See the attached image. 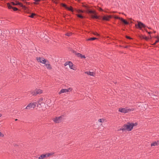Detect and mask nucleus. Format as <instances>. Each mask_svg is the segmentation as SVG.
Returning <instances> with one entry per match:
<instances>
[{"instance_id":"obj_14","label":"nucleus","mask_w":159,"mask_h":159,"mask_svg":"<svg viewBox=\"0 0 159 159\" xmlns=\"http://www.w3.org/2000/svg\"><path fill=\"white\" fill-rule=\"evenodd\" d=\"M44 64L45 65L46 67L48 69L50 70L52 69L51 66V65L49 64V62L48 61H46V62Z\"/></svg>"},{"instance_id":"obj_17","label":"nucleus","mask_w":159,"mask_h":159,"mask_svg":"<svg viewBox=\"0 0 159 159\" xmlns=\"http://www.w3.org/2000/svg\"><path fill=\"white\" fill-rule=\"evenodd\" d=\"M85 73L90 76H94L95 75L94 73L90 71H86L85 72Z\"/></svg>"},{"instance_id":"obj_27","label":"nucleus","mask_w":159,"mask_h":159,"mask_svg":"<svg viewBox=\"0 0 159 159\" xmlns=\"http://www.w3.org/2000/svg\"><path fill=\"white\" fill-rule=\"evenodd\" d=\"M71 34V33H67L66 34V35L67 36H70Z\"/></svg>"},{"instance_id":"obj_16","label":"nucleus","mask_w":159,"mask_h":159,"mask_svg":"<svg viewBox=\"0 0 159 159\" xmlns=\"http://www.w3.org/2000/svg\"><path fill=\"white\" fill-rule=\"evenodd\" d=\"M43 100V98H40L39 100L38 101V104H37V106L39 107H41V104H42V101Z\"/></svg>"},{"instance_id":"obj_38","label":"nucleus","mask_w":159,"mask_h":159,"mask_svg":"<svg viewBox=\"0 0 159 159\" xmlns=\"http://www.w3.org/2000/svg\"><path fill=\"white\" fill-rule=\"evenodd\" d=\"M148 33L149 34H150L151 33V32H148Z\"/></svg>"},{"instance_id":"obj_4","label":"nucleus","mask_w":159,"mask_h":159,"mask_svg":"<svg viewBox=\"0 0 159 159\" xmlns=\"http://www.w3.org/2000/svg\"><path fill=\"white\" fill-rule=\"evenodd\" d=\"M72 90V89L70 88H69L67 89H62L58 93L59 94H60L62 93H67L69 91H70Z\"/></svg>"},{"instance_id":"obj_9","label":"nucleus","mask_w":159,"mask_h":159,"mask_svg":"<svg viewBox=\"0 0 159 159\" xmlns=\"http://www.w3.org/2000/svg\"><path fill=\"white\" fill-rule=\"evenodd\" d=\"M42 93V91L40 89H36L35 91L33 93V95H36L37 94H40Z\"/></svg>"},{"instance_id":"obj_20","label":"nucleus","mask_w":159,"mask_h":159,"mask_svg":"<svg viewBox=\"0 0 159 159\" xmlns=\"http://www.w3.org/2000/svg\"><path fill=\"white\" fill-rule=\"evenodd\" d=\"M121 21L123 22L125 25H128L129 24V23L127 21H126L122 18L121 19Z\"/></svg>"},{"instance_id":"obj_21","label":"nucleus","mask_w":159,"mask_h":159,"mask_svg":"<svg viewBox=\"0 0 159 159\" xmlns=\"http://www.w3.org/2000/svg\"><path fill=\"white\" fill-rule=\"evenodd\" d=\"M157 145V142H155L151 144V146H156Z\"/></svg>"},{"instance_id":"obj_23","label":"nucleus","mask_w":159,"mask_h":159,"mask_svg":"<svg viewBox=\"0 0 159 159\" xmlns=\"http://www.w3.org/2000/svg\"><path fill=\"white\" fill-rule=\"evenodd\" d=\"M96 39L97 38L95 37L91 38L88 39V40H93Z\"/></svg>"},{"instance_id":"obj_7","label":"nucleus","mask_w":159,"mask_h":159,"mask_svg":"<svg viewBox=\"0 0 159 159\" xmlns=\"http://www.w3.org/2000/svg\"><path fill=\"white\" fill-rule=\"evenodd\" d=\"M53 153H47L45 154H42L39 157V159H43L44 158L46 157H48L51 155H52Z\"/></svg>"},{"instance_id":"obj_37","label":"nucleus","mask_w":159,"mask_h":159,"mask_svg":"<svg viewBox=\"0 0 159 159\" xmlns=\"http://www.w3.org/2000/svg\"><path fill=\"white\" fill-rule=\"evenodd\" d=\"M73 69V70H75V67H73V69Z\"/></svg>"},{"instance_id":"obj_35","label":"nucleus","mask_w":159,"mask_h":159,"mask_svg":"<svg viewBox=\"0 0 159 159\" xmlns=\"http://www.w3.org/2000/svg\"><path fill=\"white\" fill-rule=\"evenodd\" d=\"M34 1H35L36 2H39L40 1V0H34Z\"/></svg>"},{"instance_id":"obj_18","label":"nucleus","mask_w":159,"mask_h":159,"mask_svg":"<svg viewBox=\"0 0 159 159\" xmlns=\"http://www.w3.org/2000/svg\"><path fill=\"white\" fill-rule=\"evenodd\" d=\"M69 63L68 65L69 66V67L70 69H73V64L71 61H68Z\"/></svg>"},{"instance_id":"obj_40","label":"nucleus","mask_w":159,"mask_h":159,"mask_svg":"<svg viewBox=\"0 0 159 159\" xmlns=\"http://www.w3.org/2000/svg\"><path fill=\"white\" fill-rule=\"evenodd\" d=\"M17 119H15V120H16V121H17Z\"/></svg>"},{"instance_id":"obj_28","label":"nucleus","mask_w":159,"mask_h":159,"mask_svg":"<svg viewBox=\"0 0 159 159\" xmlns=\"http://www.w3.org/2000/svg\"><path fill=\"white\" fill-rule=\"evenodd\" d=\"M115 19H118L120 20H121V19L122 18L120 17H118V16H116L115 17Z\"/></svg>"},{"instance_id":"obj_39","label":"nucleus","mask_w":159,"mask_h":159,"mask_svg":"<svg viewBox=\"0 0 159 159\" xmlns=\"http://www.w3.org/2000/svg\"><path fill=\"white\" fill-rule=\"evenodd\" d=\"M95 34V35H96V34ZM96 34H97V35H98V34H97V33H96Z\"/></svg>"},{"instance_id":"obj_22","label":"nucleus","mask_w":159,"mask_h":159,"mask_svg":"<svg viewBox=\"0 0 159 159\" xmlns=\"http://www.w3.org/2000/svg\"><path fill=\"white\" fill-rule=\"evenodd\" d=\"M66 9H68V10H69V11H72V12H73V9L72 7H66Z\"/></svg>"},{"instance_id":"obj_30","label":"nucleus","mask_w":159,"mask_h":159,"mask_svg":"<svg viewBox=\"0 0 159 159\" xmlns=\"http://www.w3.org/2000/svg\"><path fill=\"white\" fill-rule=\"evenodd\" d=\"M83 6L85 8H86L87 9L88 8V7L86 5H83Z\"/></svg>"},{"instance_id":"obj_12","label":"nucleus","mask_w":159,"mask_h":159,"mask_svg":"<svg viewBox=\"0 0 159 159\" xmlns=\"http://www.w3.org/2000/svg\"><path fill=\"white\" fill-rule=\"evenodd\" d=\"M126 107L125 108H120L119 109V111L120 112L123 113H126L127 111H126Z\"/></svg>"},{"instance_id":"obj_36","label":"nucleus","mask_w":159,"mask_h":159,"mask_svg":"<svg viewBox=\"0 0 159 159\" xmlns=\"http://www.w3.org/2000/svg\"><path fill=\"white\" fill-rule=\"evenodd\" d=\"M2 135L3 136V135L1 133V132H0V136H1Z\"/></svg>"},{"instance_id":"obj_41","label":"nucleus","mask_w":159,"mask_h":159,"mask_svg":"<svg viewBox=\"0 0 159 159\" xmlns=\"http://www.w3.org/2000/svg\"><path fill=\"white\" fill-rule=\"evenodd\" d=\"M2 115L1 114H0V116H1Z\"/></svg>"},{"instance_id":"obj_25","label":"nucleus","mask_w":159,"mask_h":159,"mask_svg":"<svg viewBox=\"0 0 159 159\" xmlns=\"http://www.w3.org/2000/svg\"><path fill=\"white\" fill-rule=\"evenodd\" d=\"M77 11L78 13H83L84 12V11L81 10H77Z\"/></svg>"},{"instance_id":"obj_34","label":"nucleus","mask_w":159,"mask_h":159,"mask_svg":"<svg viewBox=\"0 0 159 159\" xmlns=\"http://www.w3.org/2000/svg\"><path fill=\"white\" fill-rule=\"evenodd\" d=\"M154 38H155L157 39H159V36H155Z\"/></svg>"},{"instance_id":"obj_3","label":"nucleus","mask_w":159,"mask_h":159,"mask_svg":"<svg viewBox=\"0 0 159 159\" xmlns=\"http://www.w3.org/2000/svg\"><path fill=\"white\" fill-rule=\"evenodd\" d=\"M37 104V103L36 102H33L29 103L26 107L25 109L27 110H32L33 109L35 108Z\"/></svg>"},{"instance_id":"obj_43","label":"nucleus","mask_w":159,"mask_h":159,"mask_svg":"<svg viewBox=\"0 0 159 159\" xmlns=\"http://www.w3.org/2000/svg\"><path fill=\"white\" fill-rule=\"evenodd\" d=\"M156 31H154V33H156Z\"/></svg>"},{"instance_id":"obj_29","label":"nucleus","mask_w":159,"mask_h":159,"mask_svg":"<svg viewBox=\"0 0 159 159\" xmlns=\"http://www.w3.org/2000/svg\"><path fill=\"white\" fill-rule=\"evenodd\" d=\"M159 42V39H157V40L156 41V42L153 44V45H155L156 44Z\"/></svg>"},{"instance_id":"obj_6","label":"nucleus","mask_w":159,"mask_h":159,"mask_svg":"<svg viewBox=\"0 0 159 159\" xmlns=\"http://www.w3.org/2000/svg\"><path fill=\"white\" fill-rule=\"evenodd\" d=\"M62 116H61L58 117H56L53 120L56 123H59L61 122L62 120Z\"/></svg>"},{"instance_id":"obj_2","label":"nucleus","mask_w":159,"mask_h":159,"mask_svg":"<svg viewBox=\"0 0 159 159\" xmlns=\"http://www.w3.org/2000/svg\"><path fill=\"white\" fill-rule=\"evenodd\" d=\"M86 12L87 13L92 14L91 15L92 18L93 19H99V17L96 15L94 11L90 10L87 9Z\"/></svg>"},{"instance_id":"obj_8","label":"nucleus","mask_w":159,"mask_h":159,"mask_svg":"<svg viewBox=\"0 0 159 159\" xmlns=\"http://www.w3.org/2000/svg\"><path fill=\"white\" fill-rule=\"evenodd\" d=\"M73 52L78 57H80L81 58H85V57L84 55H83L79 53H77L75 51H73Z\"/></svg>"},{"instance_id":"obj_11","label":"nucleus","mask_w":159,"mask_h":159,"mask_svg":"<svg viewBox=\"0 0 159 159\" xmlns=\"http://www.w3.org/2000/svg\"><path fill=\"white\" fill-rule=\"evenodd\" d=\"M7 7H8V9H12L14 11H16L18 10L17 8L16 7H12L11 5L9 3L7 4Z\"/></svg>"},{"instance_id":"obj_32","label":"nucleus","mask_w":159,"mask_h":159,"mask_svg":"<svg viewBox=\"0 0 159 159\" xmlns=\"http://www.w3.org/2000/svg\"><path fill=\"white\" fill-rule=\"evenodd\" d=\"M62 6L63 7H65V8H66V7H67L66 5L64 4H63V5H62Z\"/></svg>"},{"instance_id":"obj_26","label":"nucleus","mask_w":159,"mask_h":159,"mask_svg":"<svg viewBox=\"0 0 159 159\" xmlns=\"http://www.w3.org/2000/svg\"><path fill=\"white\" fill-rule=\"evenodd\" d=\"M77 16L80 18H84V16H82L81 15H80V14H77Z\"/></svg>"},{"instance_id":"obj_33","label":"nucleus","mask_w":159,"mask_h":159,"mask_svg":"<svg viewBox=\"0 0 159 159\" xmlns=\"http://www.w3.org/2000/svg\"><path fill=\"white\" fill-rule=\"evenodd\" d=\"M102 120H103V119H99L98 120V121L100 122H102Z\"/></svg>"},{"instance_id":"obj_19","label":"nucleus","mask_w":159,"mask_h":159,"mask_svg":"<svg viewBox=\"0 0 159 159\" xmlns=\"http://www.w3.org/2000/svg\"><path fill=\"white\" fill-rule=\"evenodd\" d=\"M126 110L127 111V113H128L129 112L133 111L134 110V109L133 108H129L128 107H126Z\"/></svg>"},{"instance_id":"obj_42","label":"nucleus","mask_w":159,"mask_h":159,"mask_svg":"<svg viewBox=\"0 0 159 159\" xmlns=\"http://www.w3.org/2000/svg\"><path fill=\"white\" fill-rule=\"evenodd\" d=\"M127 38H129V39H130V38L129 37H127Z\"/></svg>"},{"instance_id":"obj_24","label":"nucleus","mask_w":159,"mask_h":159,"mask_svg":"<svg viewBox=\"0 0 159 159\" xmlns=\"http://www.w3.org/2000/svg\"><path fill=\"white\" fill-rule=\"evenodd\" d=\"M35 15V14L34 13H32L29 16V17L32 18H33L34 16Z\"/></svg>"},{"instance_id":"obj_5","label":"nucleus","mask_w":159,"mask_h":159,"mask_svg":"<svg viewBox=\"0 0 159 159\" xmlns=\"http://www.w3.org/2000/svg\"><path fill=\"white\" fill-rule=\"evenodd\" d=\"M36 59L39 62L43 64H45L47 61V60L44 59L43 58H40V57H37Z\"/></svg>"},{"instance_id":"obj_13","label":"nucleus","mask_w":159,"mask_h":159,"mask_svg":"<svg viewBox=\"0 0 159 159\" xmlns=\"http://www.w3.org/2000/svg\"><path fill=\"white\" fill-rule=\"evenodd\" d=\"M111 18V16L109 15L103 16L102 17V19L104 20L108 21Z\"/></svg>"},{"instance_id":"obj_31","label":"nucleus","mask_w":159,"mask_h":159,"mask_svg":"<svg viewBox=\"0 0 159 159\" xmlns=\"http://www.w3.org/2000/svg\"><path fill=\"white\" fill-rule=\"evenodd\" d=\"M69 63H68V61H67L66 63L64 64V66H66L68 65Z\"/></svg>"},{"instance_id":"obj_1","label":"nucleus","mask_w":159,"mask_h":159,"mask_svg":"<svg viewBox=\"0 0 159 159\" xmlns=\"http://www.w3.org/2000/svg\"><path fill=\"white\" fill-rule=\"evenodd\" d=\"M137 125V123L134 124L133 123H127V124L124 125L119 130H122L123 132L127 130L128 131H130L133 128L134 126H136Z\"/></svg>"},{"instance_id":"obj_10","label":"nucleus","mask_w":159,"mask_h":159,"mask_svg":"<svg viewBox=\"0 0 159 159\" xmlns=\"http://www.w3.org/2000/svg\"><path fill=\"white\" fill-rule=\"evenodd\" d=\"M136 26H138V27L140 29L145 26V25L141 22H138V25H136Z\"/></svg>"},{"instance_id":"obj_15","label":"nucleus","mask_w":159,"mask_h":159,"mask_svg":"<svg viewBox=\"0 0 159 159\" xmlns=\"http://www.w3.org/2000/svg\"><path fill=\"white\" fill-rule=\"evenodd\" d=\"M11 4L13 5H20V6L21 7H24V6H23V5H22V4L21 3H20L19 2H16V3H15L14 2H11Z\"/></svg>"}]
</instances>
